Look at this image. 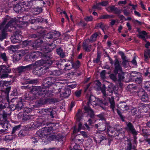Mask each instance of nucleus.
Returning <instances> with one entry per match:
<instances>
[{"instance_id": "nucleus-1", "label": "nucleus", "mask_w": 150, "mask_h": 150, "mask_svg": "<svg viewBox=\"0 0 150 150\" xmlns=\"http://www.w3.org/2000/svg\"><path fill=\"white\" fill-rule=\"evenodd\" d=\"M52 43L48 44H47L45 46V52L44 54H42V56L43 58H45V59L47 60L46 61L45 64L46 65H48V66L51 65L53 63H54V61L53 62L51 60H48L49 59H50L51 57L48 56V53L49 52H50L54 49V47L53 48L52 47Z\"/></svg>"}, {"instance_id": "nucleus-2", "label": "nucleus", "mask_w": 150, "mask_h": 150, "mask_svg": "<svg viewBox=\"0 0 150 150\" xmlns=\"http://www.w3.org/2000/svg\"><path fill=\"white\" fill-rule=\"evenodd\" d=\"M59 100L58 98H41L37 101L36 104L37 106H41L47 104H54L58 102Z\"/></svg>"}, {"instance_id": "nucleus-3", "label": "nucleus", "mask_w": 150, "mask_h": 150, "mask_svg": "<svg viewBox=\"0 0 150 150\" xmlns=\"http://www.w3.org/2000/svg\"><path fill=\"white\" fill-rule=\"evenodd\" d=\"M7 114L6 113H2V114H0V125L2 126L5 131L8 128L11 127L9 122L7 120Z\"/></svg>"}, {"instance_id": "nucleus-4", "label": "nucleus", "mask_w": 150, "mask_h": 150, "mask_svg": "<svg viewBox=\"0 0 150 150\" xmlns=\"http://www.w3.org/2000/svg\"><path fill=\"white\" fill-rule=\"evenodd\" d=\"M11 72V69L9 66L4 65L0 66V74H1V78L7 77L9 76L8 74Z\"/></svg>"}, {"instance_id": "nucleus-5", "label": "nucleus", "mask_w": 150, "mask_h": 150, "mask_svg": "<svg viewBox=\"0 0 150 150\" xmlns=\"http://www.w3.org/2000/svg\"><path fill=\"white\" fill-rule=\"evenodd\" d=\"M15 20L12 19H11L6 25L4 27L3 29L1 34H0V40L2 41L5 38L7 35V33H6L7 30L9 26H11L12 25H13L15 23Z\"/></svg>"}, {"instance_id": "nucleus-6", "label": "nucleus", "mask_w": 150, "mask_h": 150, "mask_svg": "<svg viewBox=\"0 0 150 150\" xmlns=\"http://www.w3.org/2000/svg\"><path fill=\"white\" fill-rule=\"evenodd\" d=\"M48 67L44 66L41 67H36L34 69L33 72L35 75L41 76L47 72Z\"/></svg>"}, {"instance_id": "nucleus-7", "label": "nucleus", "mask_w": 150, "mask_h": 150, "mask_svg": "<svg viewBox=\"0 0 150 150\" xmlns=\"http://www.w3.org/2000/svg\"><path fill=\"white\" fill-rule=\"evenodd\" d=\"M54 78L52 77H49L43 79L42 85L43 87L46 88L49 87L54 82Z\"/></svg>"}, {"instance_id": "nucleus-8", "label": "nucleus", "mask_w": 150, "mask_h": 150, "mask_svg": "<svg viewBox=\"0 0 150 150\" xmlns=\"http://www.w3.org/2000/svg\"><path fill=\"white\" fill-rule=\"evenodd\" d=\"M58 89L59 93L62 92L60 93L61 96L64 98L69 97L71 93V90L68 87H65L63 89L62 88H59Z\"/></svg>"}, {"instance_id": "nucleus-9", "label": "nucleus", "mask_w": 150, "mask_h": 150, "mask_svg": "<svg viewBox=\"0 0 150 150\" xmlns=\"http://www.w3.org/2000/svg\"><path fill=\"white\" fill-rule=\"evenodd\" d=\"M24 2L14 5L13 10L17 13L23 12L25 9Z\"/></svg>"}, {"instance_id": "nucleus-10", "label": "nucleus", "mask_w": 150, "mask_h": 150, "mask_svg": "<svg viewBox=\"0 0 150 150\" xmlns=\"http://www.w3.org/2000/svg\"><path fill=\"white\" fill-rule=\"evenodd\" d=\"M96 100V98L92 95H91L89 96L88 101L87 102V106H85L84 107V109L86 111L89 112H93V110L89 107V103L92 104V102L94 100Z\"/></svg>"}, {"instance_id": "nucleus-11", "label": "nucleus", "mask_w": 150, "mask_h": 150, "mask_svg": "<svg viewBox=\"0 0 150 150\" xmlns=\"http://www.w3.org/2000/svg\"><path fill=\"white\" fill-rule=\"evenodd\" d=\"M23 2L25 9L30 8H33L38 5L37 0H32L29 1Z\"/></svg>"}, {"instance_id": "nucleus-12", "label": "nucleus", "mask_w": 150, "mask_h": 150, "mask_svg": "<svg viewBox=\"0 0 150 150\" xmlns=\"http://www.w3.org/2000/svg\"><path fill=\"white\" fill-rule=\"evenodd\" d=\"M137 95L139 97H141V100L145 102L148 100L149 97L146 92H145L143 89H140L138 92Z\"/></svg>"}, {"instance_id": "nucleus-13", "label": "nucleus", "mask_w": 150, "mask_h": 150, "mask_svg": "<svg viewBox=\"0 0 150 150\" xmlns=\"http://www.w3.org/2000/svg\"><path fill=\"white\" fill-rule=\"evenodd\" d=\"M115 69L113 70L115 74H117L119 73L122 72V69L121 66L120 65L119 61L117 59H115V62L114 64Z\"/></svg>"}, {"instance_id": "nucleus-14", "label": "nucleus", "mask_w": 150, "mask_h": 150, "mask_svg": "<svg viewBox=\"0 0 150 150\" xmlns=\"http://www.w3.org/2000/svg\"><path fill=\"white\" fill-rule=\"evenodd\" d=\"M32 116V115H30L29 113H19L18 115V118L23 121L29 120Z\"/></svg>"}, {"instance_id": "nucleus-15", "label": "nucleus", "mask_w": 150, "mask_h": 150, "mask_svg": "<svg viewBox=\"0 0 150 150\" xmlns=\"http://www.w3.org/2000/svg\"><path fill=\"white\" fill-rule=\"evenodd\" d=\"M14 20L15 21V23L14 24L12 25L11 26H10L11 28H14V29L13 30L14 31L13 35L15 36H19V35L22 36L21 34L22 33L21 32L19 29V28H20L19 26L18 25H15L16 20L14 19Z\"/></svg>"}, {"instance_id": "nucleus-16", "label": "nucleus", "mask_w": 150, "mask_h": 150, "mask_svg": "<svg viewBox=\"0 0 150 150\" xmlns=\"http://www.w3.org/2000/svg\"><path fill=\"white\" fill-rule=\"evenodd\" d=\"M126 123L127 124V126L126 128V130L133 134L135 135H137V132L134 129V127L132 123L130 122L128 123L127 122H126Z\"/></svg>"}, {"instance_id": "nucleus-17", "label": "nucleus", "mask_w": 150, "mask_h": 150, "mask_svg": "<svg viewBox=\"0 0 150 150\" xmlns=\"http://www.w3.org/2000/svg\"><path fill=\"white\" fill-rule=\"evenodd\" d=\"M38 57V56L35 53H30L27 54L25 57V59L28 61L35 60Z\"/></svg>"}, {"instance_id": "nucleus-18", "label": "nucleus", "mask_w": 150, "mask_h": 150, "mask_svg": "<svg viewBox=\"0 0 150 150\" xmlns=\"http://www.w3.org/2000/svg\"><path fill=\"white\" fill-rule=\"evenodd\" d=\"M109 124L107 123L105 121L103 123V122H100L95 125V126L100 131H104L106 129L107 126H108Z\"/></svg>"}, {"instance_id": "nucleus-19", "label": "nucleus", "mask_w": 150, "mask_h": 150, "mask_svg": "<svg viewBox=\"0 0 150 150\" xmlns=\"http://www.w3.org/2000/svg\"><path fill=\"white\" fill-rule=\"evenodd\" d=\"M107 132L109 135L112 137H115L116 139H120L121 138V137H119V135L120 134L119 133L118 134H117L116 133L115 129L114 130H112L111 128H110L109 129H108Z\"/></svg>"}, {"instance_id": "nucleus-20", "label": "nucleus", "mask_w": 150, "mask_h": 150, "mask_svg": "<svg viewBox=\"0 0 150 150\" xmlns=\"http://www.w3.org/2000/svg\"><path fill=\"white\" fill-rule=\"evenodd\" d=\"M32 64H30L25 66H20L18 67L17 68L18 72L19 73H21L26 71L30 70L32 68Z\"/></svg>"}, {"instance_id": "nucleus-21", "label": "nucleus", "mask_w": 150, "mask_h": 150, "mask_svg": "<svg viewBox=\"0 0 150 150\" xmlns=\"http://www.w3.org/2000/svg\"><path fill=\"white\" fill-rule=\"evenodd\" d=\"M80 63V62L78 60L75 63L73 62L72 67L74 68V70L71 72L69 73L68 74L69 76H70V74L76 75V69L79 67Z\"/></svg>"}, {"instance_id": "nucleus-22", "label": "nucleus", "mask_w": 150, "mask_h": 150, "mask_svg": "<svg viewBox=\"0 0 150 150\" xmlns=\"http://www.w3.org/2000/svg\"><path fill=\"white\" fill-rule=\"evenodd\" d=\"M43 41L42 40L38 39L34 41H33V49H36L41 47Z\"/></svg>"}, {"instance_id": "nucleus-23", "label": "nucleus", "mask_w": 150, "mask_h": 150, "mask_svg": "<svg viewBox=\"0 0 150 150\" xmlns=\"http://www.w3.org/2000/svg\"><path fill=\"white\" fill-rule=\"evenodd\" d=\"M118 88V86L114 85L112 83H111L109 85L107 91L110 93H112L114 92L117 91Z\"/></svg>"}, {"instance_id": "nucleus-24", "label": "nucleus", "mask_w": 150, "mask_h": 150, "mask_svg": "<svg viewBox=\"0 0 150 150\" xmlns=\"http://www.w3.org/2000/svg\"><path fill=\"white\" fill-rule=\"evenodd\" d=\"M22 36H15L13 35L11 38V40L12 43H19L22 40Z\"/></svg>"}, {"instance_id": "nucleus-25", "label": "nucleus", "mask_w": 150, "mask_h": 150, "mask_svg": "<svg viewBox=\"0 0 150 150\" xmlns=\"http://www.w3.org/2000/svg\"><path fill=\"white\" fill-rule=\"evenodd\" d=\"M125 141V144L127 145L126 147L125 148V150H131L132 149V145L130 140L127 137L124 138Z\"/></svg>"}, {"instance_id": "nucleus-26", "label": "nucleus", "mask_w": 150, "mask_h": 150, "mask_svg": "<svg viewBox=\"0 0 150 150\" xmlns=\"http://www.w3.org/2000/svg\"><path fill=\"white\" fill-rule=\"evenodd\" d=\"M36 134L39 137H43L46 136L48 134L46 132L44 128L39 129V131L37 132Z\"/></svg>"}, {"instance_id": "nucleus-27", "label": "nucleus", "mask_w": 150, "mask_h": 150, "mask_svg": "<svg viewBox=\"0 0 150 150\" xmlns=\"http://www.w3.org/2000/svg\"><path fill=\"white\" fill-rule=\"evenodd\" d=\"M24 47H27L30 50L33 49V41L31 40H25L23 42Z\"/></svg>"}, {"instance_id": "nucleus-28", "label": "nucleus", "mask_w": 150, "mask_h": 150, "mask_svg": "<svg viewBox=\"0 0 150 150\" xmlns=\"http://www.w3.org/2000/svg\"><path fill=\"white\" fill-rule=\"evenodd\" d=\"M48 74L50 75L58 76L62 74L61 71L59 70H54L53 71H49L48 72Z\"/></svg>"}, {"instance_id": "nucleus-29", "label": "nucleus", "mask_w": 150, "mask_h": 150, "mask_svg": "<svg viewBox=\"0 0 150 150\" xmlns=\"http://www.w3.org/2000/svg\"><path fill=\"white\" fill-rule=\"evenodd\" d=\"M40 86H32L30 90V92L33 94L38 95V91L40 89Z\"/></svg>"}, {"instance_id": "nucleus-30", "label": "nucleus", "mask_w": 150, "mask_h": 150, "mask_svg": "<svg viewBox=\"0 0 150 150\" xmlns=\"http://www.w3.org/2000/svg\"><path fill=\"white\" fill-rule=\"evenodd\" d=\"M54 63L58 66V67L62 69V68L64 67V64L62 60H60L59 61H54Z\"/></svg>"}, {"instance_id": "nucleus-31", "label": "nucleus", "mask_w": 150, "mask_h": 150, "mask_svg": "<svg viewBox=\"0 0 150 150\" xmlns=\"http://www.w3.org/2000/svg\"><path fill=\"white\" fill-rule=\"evenodd\" d=\"M57 52L61 58H64L65 56V53L63 51L61 47H59L57 49Z\"/></svg>"}, {"instance_id": "nucleus-32", "label": "nucleus", "mask_w": 150, "mask_h": 150, "mask_svg": "<svg viewBox=\"0 0 150 150\" xmlns=\"http://www.w3.org/2000/svg\"><path fill=\"white\" fill-rule=\"evenodd\" d=\"M117 74L118 79H117V81H123L125 78L124 73L122 71V72L119 73Z\"/></svg>"}, {"instance_id": "nucleus-33", "label": "nucleus", "mask_w": 150, "mask_h": 150, "mask_svg": "<svg viewBox=\"0 0 150 150\" xmlns=\"http://www.w3.org/2000/svg\"><path fill=\"white\" fill-rule=\"evenodd\" d=\"M109 100L110 104V108L112 109L113 111L114 112V108H115V105L113 97H112L111 98H109Z\"/></svg>"}, {"instance_id": "nucleus-34", "label": "nucleus", "mask_w": 150, "mask_h": 150, "mask_svg": "<svg viewBox=\"0 0 150 150\" xmlns=\"http://www.w3.org/2000/svg\"><path fill=\"white\" fill-rule=\"evenodd\" d=\"M147 35V33L145 31H143L137 35V36L140 38L144 40H146L144 35Z\"/></svg>"}, {"instance_id": "nucleus-35", "label": "nucleus", "mask_w": 150, "mask_h": 150, "mask_svg": "<svg viewBox=\"0 0 150 150\" xmlns=\"http://www.w3.org/2000/svg\"><path fill=\"white\" fill-rule=\"evenodd\" d=\"M42 9L41 7L38 8L37 7L36 8L35 7L33 8V13L35 15L38 14L42 12Z\"/></svg>"}, {"instance_id": "nucleus-36", "label": "nucleus", "mask_w": 150, "mask_h": 150, "mask_svg": "<svg viewBox=\"0 0 150 150\" xmlns=\"http://www.w3.org/2000/svg\"><path fill=\"white\" fill-rule=\"evenodd\" d=\"M17 98H13L11 100V102H13L14 101H16L18 102V103L16 104V107L17 108H19L21 109V107L22 106V104L21 102L20 101H17Z\"/></svg>"}, {"instance_id": "nucleus-37", "label": "nucleus", "mask_w": 150, "mask_h": 150, "mask_svg": "<svg viewBox=\"0 0 150 150\" xmlns=\"http://www.w3.org/2000/svg\"><path fill=\"white\" fill-rule=\"evenodd\" d=\"M148 55L150 58V49H147L146 51H144V57L145 60L146 61H147L148 59V57L147 56Z\"/></svg>"}, {"instance_id": "nucleus-38", "label": "nucleus", "mask_w": 150, "mask_h": 150, "mask_svg": "<svg viewBox=\"0 0 150 150\" xmlns=\"http://www.w3.org/2000/svg\"><path fill=\"white\" fill-rule=\"evenodd\" d=\"M98 35V34H97V33H96L92 35L91 36L90 39H87L86 40V41L87 40H89L90 42L91 41H95L96 40V38Z\"/></svg>"}, {"instance_id": "nucleus-39", "label": "nucleus", "mask_w": 150, "mask_h": 150, "mask_svg": "<svg viewBox=\"0 0 150 150\" xmlns=\"http://www.w3.org/2000/svg\"><path fill=\"white\" fill-rule=\"evenodd\" d=\"M50 139L52 140L55 139H59L61 138V136L60 135H57L56 134H52L50 136Z\"/></svg>"}, {"instance_id": "nucleus-40", "label": "nucleus", "mask_w": 150, "mask_h": 150, "mask_svg": "<svg viewBox=\"0 0 150 150\" xmlns=\"http://www.w3.org/2000/svg\"><path fill=\"white\" fill-rule=\"evenodd\" d=\"M88 45L86 43V42H83V44L82 46L83 49L85 51L87 52H89L91 51V49H90L88 46Z\"/></svg>"}, {"instance_id": "nucleus-41", "label": "nucleus", "mask_w": 150, "mask_h": 150, "mask_svg": "<svg viewBox=\"0 0 150 150\" xmlns=\"http://www.w3.org/2000/svg\"><path fill=\"white\" fill-rule=\"evenodd\" d=\"M101 52L99 51H98L97 52V57L96 60H93V62L94 63H98L100 61L101 54Z\"/></svg>"}, {"instance_id": "nucleus-42", "label": "nucleus", "mask_w": 150, "mask_h": 150, "mask_svg": "<svg viewBox=\"0 0 150 150\" xmlns=\"http://www.w3.org/2000/svg\"><path fill=\"white\" fill-rule=\"evenodd\" d=\"M106 89V87L105 86V85L103 84V86L102 87H100L99 88L98 90L100 89L101 90V92L103 93L104 96H106V94L105 92V90Z\"/></svg>"}, {"instance_id": "nucleus-43", "label": "nucleus", "mask_w": 150, "mask_h": 150, "mask_svg": "<svg viewBox=\"0 0 150 150\" xmlns=\"http://www.w3.org/2000/svg\"><path fill=\"white\" fill-rule=\"evenodd\" d=\"M46 91H45L44 89H42L40 87V90L38 91V95L39 96H41L44 94H46Z\"/></svg>"}, {"instance_id": "nucleus-44", "label": "nucleus", "mask_w": 150, "mask_h": 150, "mask_svg": "<svg viewBox=\"0 0 150 150\" xmlns=\"http://www.w3.org/2000/svg\"><path fill=\"white\" fill-rule=\"evenodd\" d=\"M21 127V125L16 126L14 127L13 129V130L11 132V134H13L14 133L16 132V131L19 130Z\"/></svg>"}, {"instance_id": "nucleus-45", "label": "nucleus", "mask_w": 150, "mask_h": 150, "mask_svg": "<svg viewBox=\"0 0 150 150\" xmlns=\"http://www.w3.org/2000/svg\"><path fill=\"white\" fill-rule=\"evenodd\" d=\"M78 128L77 130L76 128V127H74V130L73 131V132L74 133H76L77 132H79L82 128V126L81 123V122H79L78 124Z\"/></svg>"}, {"instance_id": "nucleus-46", "label": "nucleus", "mask_w": 150, "mask_h": 150, "mask_svg": "<svg viewBox=\"0 0 150 150\" xmlns=\"http://www.w3.org/2000/svg\"><path fill=\"white\" fill-rule=\"evenodd\" d=\"M46 60H44L42 59L40 60L39 61H38L35 62V64L37 65H42L43 64H46Z\"/></svg>"}, {"instance_id": "nucleus-47", "label": "nucleus", "mask_w": 150, "mask_h": 150, "mask_svg": "<svg viewBox=\"0 0 150 150\" xmlns=\"http://www.w3.org/2000/svg\"><path fill=\"white\" fill-rule=\"evenodd\" d=\"M27 134L26 131L25 130H21L19 133L18 135L20 137H23Z\"/></svg>"}, {"instance_id": "nucleus-48", "label": "nucleus", "mask_w": 150, "mask_h": 150, "mask_svg": "<svg viewBox=\"0 0 150 150\" xmlns=\"http://www.w3.org/2000/svg\"><path fill=\"white\" fill-rule=\"evenodd\" d=\"M116 75L115 74H110L109 75L110 78L113 80V81H117V78L116 77Z\"/></svg>"}, {"instance_id": "nucleus-49", "label": "nucleus", "mask_w": 150, "mask_h": 150, "mask_svg": "<svg viewBox=\"0 0 150 150\" xmlns=\"http://www.w3.org/2000/svg\"><path fill=\"white\" fill-rule=\"evenodd\" d=\"M13 139V137L12 135H7L5 137V141L9 142L12 140Z\"/></svg>"}, {"instance_id": "nucleus-50", "label": "nucleus", "mask_w": 150, "mask_h": 150, "mask_svg": "<svg viewBox=\"0 0 150 150\" xmlns=\"http://www.w3.org/2000/svg\"><path fill=\"white\" fill-rule=\"evenodd\" d=\"M73 63V62L72 60H68L67 61V63L65 64L64 65V67L65 66L66 67H69L71 66V68H72V64Z\"/></svg>"}, {"instance_id": "nucleus-51", "label": "nucleus", "mask_w": 150, "mask_h": 150, "mask_svg": "<svg viewBox=\"0 0 150 150\" xmlns=\"http://www.w3.org/2000/svg\"><path fill=\"white\" fill-rule=\"evenodd\" d=\"M61 39L60 38H58L57 39L55 40L54 41H53V42L52 43L53 44V45L52 46V48H53L54 47H54H55V45L54 44H53L54 43H55V42H58V44H59L61 43ZM51 44H52V43Z\"/></svg>"}, {"instance_id": "nucleus-52", "label": "nucleus", "mask_w": 150, "mask_h": 150, "mask_svg": "<svg viewBox=\"0 0 150 150\" xmlns=\"http://www.w3.org/2000/svg\"><path fill=\"white\" fill-rule=\"evenodd\" d=\"M53 92L51 91L48 90L47 91H46V93L45 95H47V97H49V98L52 97L53 95L52 94Z\"/></svg>"}, {"instance_id": "nucleus-53", "label": "nucleus", "mask_w": 150, "mask_h": 150, "mask_svg": "<svg viewBox=\"0 0 150 150\" xmlns=\"http://www.w3.org/2000/svg\"><path fill=\"white\" fill-rule=\"evenodd\" d=\"M44 128L47 134L50 132L53 129V127L51 126L50 127H45Z\"/></svg>"}, {"instance_id": "nucleus-54", "label": "nucleus", "mask_w": 150, "mask_h": 150, "mask_svg": "<svg viewBox=\"0 0 150 150\" xmlns=\"http://www.w3.org/2000/svg\"><path fill=\"white\" fill-rule=\"evenodd\" d=\"M114 11L115 14L119 15L122 12V10L115 7Z\"/></svg>"}, {"instance_id": "nucleus-55", "label": "nucleus", "mask_w": 150, "mask_h": 150, "mask_svg": "<svg viewBox=\"0 0 150 150\" xmlns=\"http://www.w3.org/2000/svg\"><path fill=\"white\" fill-rule=\"evenodd\" d=\"M16 57H14L15 60L17 61H18L22 58V55L21 54H17L16 55Z\"/></svg>"}, {"instance_id": "nucleus-56", "label": "nucleus", "mask_w": 150, "mask_h": 150, "mask_svg": "<svg viewBox=\"0 0 150 150\" xmlns=\"http://www.w3.org/2000/svg\"><path fill=\"white\" fill-rule=\"evenodd\" d=\"M0 57H1V58L3 59L4 62H6L7 61V57L6 56L5 53H3L0 54Z\"/></svg>"}, {"instance_id": "nucleus-57", "label": "nucleus", "mask_w": 150, "mask_h": 150, "mask_svg": "<svg viewBox=\"0 0 150 150\" xmlns=\"http://www.w3.org/2000/svg\"><path fill=\"white\" fill-rule=\"evenodd\" d=\"M115 7L114 6H110L108 7L107 10L109 12L114 11Z\"/></svg>"}, {"instance_id": "nucleus-58", "label": "nucleus", "mask_w": 150, "mask_h": 150, "mask_svg": "<svg viewBox=\"0 0 150 150\" xmlns=\"http://www.w3.org/2000/svg\"><path fill=\"white\" fill-rule=\"evenodd\" d=\"M127 88L129 89L134 90V89H135L137 87L135 86H134L133 84H130L128 86Z\"/></svg>"}, {"instance_id": "nucleus-59", "label": "nucleus", "mask_w": 150, "mask_h": 150, "mask_svg": "<svg viewBox=\"0 0 150 150\" xmlns=\"http://www.w3.org/2000/svg\"><path fill=\"white\" fill-rule=\"evenodd\" d=\"M38 82V80L37 79H34L28 81V83L30 84H33L37 83Z\"/></svg>"}, {"instance_id": "nucleus-60", "label": "nucleus", "mask_w": 150, "mask_h": 150, "mask_svg": "<svg viewBox=\"0 0 150 150\" xmlns=\"http://www.w3.org/2000/svg\"><path fill=\"white\" fill-rule=\"evenodd\" d=\"M120 108L122 109L121 110H123V109L125 108L127 105L126 104L125 102H120Z\"/></svg>"}, {"instance_id": "nucleus-61", "label": "nucleus", "mask_w": 150, "mask_h": 150, "mask_svg": "<svg viewBox=\"0 0 150 150\" xmlns=\"http://www.w3.org/2000/svg\"><path fill=\"white\" fill-rule=\"evenodd\" d=\"M119 53L121 55L122 59L123 60H127L126 59V57L125 56L124 53L122 51H120L119 52Z\"/></svg>"}, {"instance_id": "nucleus-62", "label": "nucleus", "mask_w": 150, "mask_h": 150, "mask_svg": "<svg viewBox=\"0 0 150 150\" xmlns=\"http://www.w3.org/2000/svg\"><path fill=\"white\" fill-rule=\"evenodd\" d=\"M18 48V45H11L10 46V49L13 51H15L16 49Z\"/></svg>"}, {"instance_id": "nucleus-63", "label": "nucleus", "mask_w": 150, "mask_h": 150, "mask_svg": "<svg viewBox=\"0 0 150 150\" xmlns=\"http://www.w3.org/2000/svg\"><path fill=\"white\" fill-rule=\"evenodd\" d=\"M105 73L106 71L105 70H103L100 73V76L103 79H105Z\"/></svg>"}, {"instance_id": "nucleus-64", "label": "nucleus", "mask_w": 150, "mask_h": 150, "mask_svg": "<svg viewBox=\"0 0 150 150\" xmlns=\"http://www.w3.org/2000/svg\"><path fill=\"white\" fill-rule=\"evenodd\" d=\"M46 38L49 39H52L53 38V34L51 32H49L46 34Z\"/></svg>"}]
</instances>
